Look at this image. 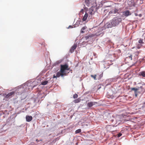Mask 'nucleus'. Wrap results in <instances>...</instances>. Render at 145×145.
Listing matches in <instances>:
<instances>
[{
  "instance_id": "nucleus-1",
  "label": "nucleus",
  "mask_w": 145,
  "mask_h": 145,
  "mask_svg": "<svg viewBox=\"0 0 145 145\" xmlns=\"http://www.w3.org/2000/svg\"><path fill=\"white\" fill-rule=\"evenodd\" d=\"M122 21V19L121 18H117L115 17L113 18L111 22L107 25L108 28H111L113 26H115L118 25Z\"/></svg>"
},
{
  "instance_id": "nucleus-2",
  "label": "nucleus",
  "mask_w": 145,
  "mask_h": 145,
  "mask_svg": "<svg viewBox=\"0 0 145 145\" xmlns=\"http://www.w3.org/2000/svg\"><path fill=\"white\" fill-rule=\"evenodd\" d=\"M131 90L134 91L135 96L136 97H137L139 93H142L144 91V88L142 86H140L138 88H132Z\"/></svg>"
},
{
  "instance_id": "nucleus-3",
  "label": "nucleus",
  "mask_w": 145,
  "mask_h": 145,
  "mask_svg": "<svg viewBox=\"0 0 145 145\" xmlns=\"http://www.w3.org/2000/svg\"><path fill=\"white\" fill-rule=\"evenodd\" d=\"M69 68L68 65L67 64H65L63 65H60V72L63 73L65 75H66V73L65 72V70H69Z\"/></svg>"
},
{
  "instance_id": "nucleus-4",
  "label": "nucleus",
  "mask_w": 145,
  "mask_h": 145,
  "mask_svg": "<svg viewBox=\"0 0 145 145\" xmlns=\"http://www.w3.org/2000/svg\"><path fill=\"white\" fill-rule=\"evenodd\" d=\"M96 8L95 7H92L88 10V14L89 16L94 14L96 11Z\"/></svg>"
},
{
  "instance_id": "nucleus-5",
  "label": "nucleus",
  "mask_w": 145,
  "mask_h": 145,
  "mask_svg": "<svg viewBox=\"0 0 145 145\" xmlns=\"http://www.w3.org/2000/svg\"><path fill=\"white\" fill-rule=\"evenodd\" d=\"M65 75L63 73L61 72H58L56 73V75H54L53 78H57V77H59L60 76L62 77L65 76Z\"/></svg>"
},
{
  "instance_id": "nucleus-6",
  "label": "nucleus",
  "mask_w": 145,
  "mask_h": 145,
  "mask_svg": "<svg viewBox=\"0 0 145 145\" xmlns=\"http://www.w3.org/2000/svg\"><path fill=\"white\" fill-rule=\"evenodd\" d=\"M15 93L14 91L11 92L7 94H5V96L6 98H10L12 97V96Z\"/></svg>"
},
{
  "instance_id": "nucleus-7",
  "label": "nucleus",
  "mask_w": 145,
  "mask_h": 145,
  "mask_svg": "<svg viewBox=\"0 0 145 145\" xmlns=\"http://www.w3.org/2000/svg\"><path fill=\"white\" fill-rule=\"evenodd\" d=\"M119 10L116 8H113L109 12L110 14H115L118 12Z\"/></svg>"
},
{
  "instance_id": "nucleus-8",
  "label": "nucleus",
  "mask_w": 145,
  "mask_h": 145,
  "mask_svg": "<svg viewBox=\"0 0 145 145\" xmlns=\"http://www.w3.org/2000/svg\"><path fill=\"white\" fill-rule=\"evenodd\" d=\"M131 13L130 11L129 10H126L123 12V14L125 16L127 17L131 14Z\"/></svg>"
},
{
  "instance_id": "nucleus-9",
  "label": "nucleus",
  "mask_w": 145,
  "mask_h": 145,
  "mask_svg": "<svg viewBox=\"0 0 145 145\" xmlns=\"http://www.w3.org/2000/svg\"><path fill=\"white\" fill-rule=\"evenodd\" d=\"M97 103L96 102H90L88 103L87 106L88 107L90 108L93 105H95Z\"/></svg>"
},
{
  "instance_id": "nucleus-10",
  "label": "nucleus",
  "mask_w": 145,
  "mask_h": 145,
  "mask_svg": "<svg viewBox=\"0 0 145 145\" xmlns=\"http://www.w3.org/2000/svg\"><path fill=\"white\" fill-rule=\"evenodd\" d=\"M33 118L31 116L27 115L26 116V121L27 122H30L32 120Z\"/></svg>"
},
{
  "instance_id": "nucleus-11",
  "label": "nucleus",
  "mask_w": 145,
  "mask_h": 145,
  "mask_svg": "<svg viewBox=\"0 0 145 145\" xmlns=\"http://www.w3.org/2000/svg\"><path fill=\"white\" fill-rule=\"evenodd\" d=\"M77 47V45L76 44H74V45L72 46L70 50V52L71 53H72L73 52L75 49Z\"/></svg>"
},
{
  "instance_id": "nucleus-12",
  "label": "nucleus",
  "mask_w": 145,
  "mask_h": 145,
  "mask_svg": "<svg viewBox=\"0 0 145 145\" xmlns=\"http://www.w3.org/2000/svg\"><path fill=\"white\" fill-rule=\"evenodd\" d=\"M88 14L86 12L85 13L84 17H83V18H82V20L83 21H85L86 20L87 18L88 17Z\"/></svg>"
},
{
  "instance_id": "nucleus-13",
  "label": "nucleus",
  "mask_w": 145,
  "mask_h": 145,
  "mask_svg": "<svg viewBox=\"0 0 145 145\" xmlns=\"http://www.w3.org/2000/svg\"><path fill=\"white\" fill-rule=\"evenodd\" d=\"M139 76H142L143 77H145V72L143 71L140 72L139 73Z\"/></svg>"
},
{
  "instance_id": "nucleus-14",
  "label": "nucleus",
  "mask_w": 145,
  "mask_h": 145,
  "mask_svg": "<svg viewBox=\"0 0 145 145\" xmlns=\"http://www.w3.org/2000/svg\"><path fill=\"white\" fill-rule=\"evenodd\" d=\"M97 80H100L101 79V78L103 77V74L102 73L100 74H97Z\"/></svg>"
},
{
  "instance_id": "nucleus-15",
  "label": "nucleus",
  "mask_w": 145,
  "mask_h": 145,
  "mask_svg": "<svg viewBox=\"0 0 145 145\" xmlns=\"http://www.w3.org/2000/svg\"><path fill=\"white\" fill-rule=\"evenodd\" d=\"M94 35L93 34H91L90 35H88L85 37V38L86 40H87L89 38H91V37L94 36Z\"/></svg>"
},
{
  "instance_id": "nucleus-16",
  "label": "nucleus",
  "mask_w": 145,
  "mask_h": 145,
  "mask_svg": "<svg viewBox=\"0 0 145 145\" xmlns=\"http://www.w3.org/2000/svg\"><path fill=\"white\" fill-rule=\"evenodd\" d=\"M80 101L81 99L80 98H78V99L74 100L73 101V102L75 103H76L80 102Z\"/></svg>"
},
{
  "instance_id": "nucleus-17",
  "label": "nucleus",
  "mask_w": 145,
  "mask_h": 145,
  "mask_svg": "<svg viewBox=\"0 0 145 145\" xmlns=\"http://www.w3.org/2000/svg\"><path fill=\"white\" fill-rule=\"evenodd\" d=\"M85 3L87 6L88 7L91 3L90 2V0H85Z\"/></svg>"
},
{
  "instance_id": "nucleus-18",
  "label": "nucleus",
  "mask_w": 145,
  "mask_h": 145,
  "mask_svg": "<svg viewBox=\"0 0 145 145\" xmlns=\"http://www.w3.org/2000/svg\"><path fill=\"white\" fill-rule=\"evenodd\" d=\"M141 52V50H139V51H137V52H135L134 53V54H135V56H136L137 57H138V55Z\"/></svg>"
},
{
  "instance_id": "nucleus-19",
  "label": "nucleus",
  "mask_w": 145,
  "mask_h": 145,
  "mask_svg": "<svg viewBox=\"0 0 145 145\" xmlns=\"http://www.w3.org/2000/svg\"><path fill=\"white\" fill-rule=\"evenodd\" d=\"M97 75H91V76L95 80H97Z\"/></svg>"
},
{
  "instance_id": "nucleus-20",
  "label": "nucleus",
  "mask_w": 145,
  "mask_h": 145,
  "mask_svg": "<svg viewBox=\"0 0 145 145\" xmlns=\"http://www.w3.org/2000/svg\"><path fill=\"white\" fill-rule=\"evenodd\" d=\"M81 131V130L80 129H79L76 130L75 131V133L76 134L78 133H80Z\"/></svg>"
},
{
  "instance_id": "nucleus-21",
  "label": "nucleus",
  "mask_w": 145,
  "mask_h": 145,
  "mask_svg": "<svg viewBox=\"0 0 145 145\" xmlns=\"http://www.w3.org/2000/svg\"><path fill=\"white\" fill-rule=\"evenodd\" d=\"M48 83V81H45L43 82H42L41 84L42 85H46Z\"/></svg>"
},
{
  "instance_id": "nucleus-22",
  "label": "nucleus",
  "mask_w": 145,
  "mask_h": 145,
  "mask_svg": "<svg viewBox=\"0 0 145 145\" xmlns=\"http://www.w3.org/2000/svg\"><path fill=\"white\" fill-rule=\"evenodd\" d=\"M132 55H130V56H129L126 57L125 58V59H130L131 60H132Z\"/></svg>"
},
{
  "instance_id": "nucleus-23",
  "label": "nucleus",
  "mask_w": 145,
  "mask_h": 145,
  "mask_svg": "<svg viewBox=\"0 0 145 145\" xmlns=\"http://www.w3.org/2000/svg\"><path fill=\"white\" fill-rule=\"evenodd\" d=\"M143 39H140L138 41V43L140 44H143L144 43L143 42Z\"/></svg>"
},
{
  "instance_id": "nucleus-24",
  "label": "nucleus",
  "mask_w": 145,
  "mask_h": 145,
  "mask_svg": "<svg viewBox=\"0 0 145 145\" xmlns=\"http://www.w3.org/2000/svg\"><path fill=\"white\" fill-rule=\"evenodd\" d=\"M78 97V95L77 94H74L73 95V97L74 99L77 98Z\"/></svg>"
},
{
  "instance_id": "nucleus-25",
  "label": "nucleus",
  "mask_w": 145,
  "mask_h": 145,
  "mask_svg": "<svg viewBox=\"0 0 145 145\" xmlns=\"http://www.w3.org/2000/svg\"><path fill=\"white\" fill-rule=\"evenodd\" d=\"M142 46L141 45H138L137 46V48L138 49H139Z\"/></svg>"
},
{
  "instance_id": "nucleus-26",
  "label": "nucleus",
  "mask_w": 145,
  "mask_h": 145,
  "mask_svg": "<svg viewBox=\"0 0 145 145\" xmlns=\"http://www.w3.org/2000/svg\"><path fill=\"white\" fill-rule=\"evenodd\" d=\"M87 28V27L86 26H84L82 28V30H84L85 29Z\"/></svg>"
},
{
  "instance_id": "nucleus-27",
  "label": "nucleus",
  "mask_w": 145,
  "mask_h": 145,
  "mask_svg": "<svg viewBox=\"0 0 145 145\" xmlns=\"http://www.w3.org/2000/svg\"><path fill=\"white\" fill-rule=\"evenodd\" d=\"M121 135H122V134L121 133H119L118 134V137H120V136H121Z\"/></svg>"
},
{
  "instance_id": "nucleus-28",
  "label": "nucleus",
  "mask_w": 145,
  "mask_h": 145,
  "mask_svg": "<svg viewBox=\"0 0 145 145\" xmlns=\"http://www.w3.org/2000/svg\"><path fill=\"white\" fill-rule=\"evenodd\" d=\"M73 28V26L71 25H69V27H68V28L69 29L70 28Z\"/></svg>"
},
{
  "instance_id": "nucleus-29",
  "label": "nucleus",
  "mask_w": 145,
  "mask_h": 145,
  "mask_svg": "<svg viewBox=\"0 0 145 145\" xmlns=\"http://www.w3.org/2000/svg\"><path fill=\"white\" fill-rule=\"evenodd\" d=\"M84 10L83 9H82L80 11V12H81V13H83V12H84Z\"/></svg>"
},
{
  "instance_id": "nucleus-30",
  "label": "nucleus",
  "mask_w": 145,
  "mask_h": 145,
  "mask_svg": "<svg viewBox=\"0 0 145 145\" xmlns=\"http://www.w3.org/2000/svg\"><path fill=\"white\" fill-rule=\"evenodd\" d=\"M81 32L82 33H84V32L83 31V30H81Z\"/></svg>"
},
{
  "instance_id": "nucleus-31",
  "label": "nucleus",
  "mask_w": 145,
  "mask_h": 145,
  "mask_svg": "<svg viewBox=\"0 0 145 145\" xmlns=\"http://www.w3.org/2000/svg\"><path fill=\"white\" fill-rule=\"evenodd\" d=\"M36 141L37 142H38L39 141V140H38V139H37L36 140Z\"/></svg>"
},
{
  "instance_id": "nucleus-32",
  "label": "nucleus",
  "mask_w": 145,
  "mask_h": 145,
  "mask_svg": "<svg viewBox=\"0 0 145 145\" xmlns=\"http://www.w3.org/2000/svg\"><path fill=\"white\" fill-rule=\"evenodd\" d=\"M40 141H42V139H41V140H40Z\"/></svg>"
}]
</instances>
